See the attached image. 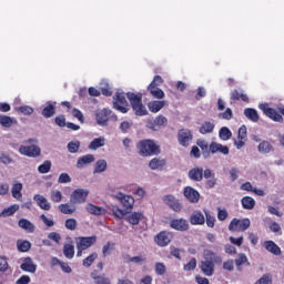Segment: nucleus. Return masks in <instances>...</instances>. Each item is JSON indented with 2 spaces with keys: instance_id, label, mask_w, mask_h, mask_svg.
Returning a JSON list of instances; mask_svg holds the SVG:
<instances>
[{
  "instance_id": "nucleus-63",
  "label": "nucleus",
  "mask_w": 284,
  "mask_h": 284,
  "mask_svg": "<svg viewBox=\"0 0 284 284\" xmlns=\"http://www.w3.org/2000/svg\"><path fill=\"white\" fill-rule=\"evenodd\" d=\"M71 182H72V178H70L68 173H61L58 179V183H71Z\"/></svg>"
},
{
  "instance_id": "nucleus-62",
  "label": "nucleus",
  "mask_w": 284,
  "mask_h": 284,
  "mask_svg": "<svg viewBox=\"0 0 284 284\" xmlns=\"http://www.w3.org/2000/svg\"><path fill=\"white\" fill-rule=\"evenodd\" d=\"M54 122L59 125V128H65L68 124L65 123V115L63 114L55 116Z\"/></svg>"
},
{
  "instance_id": "nucleus-56",
  "label": "nucleus",
  "mask_w": 284,
  "mask_h": 284,
  "mask_svg": "<svg viewBox=\"0 0 284 284\" xmlns=\"http://www.w3.org/2000/svg\"><path fill=\"white\" fill-rule=\"evenodd\" d=\"M64 227L67 230H70L71 232H74V230H77V220H74L73 217L67 219L64 222Z\"/></svg>"
},
{
  "instance_id": "nucleus-20",
  "label": "nucleus",
  "mask_w": 284,
  "mask_h": 284,
  "mask_svg": "<svg viewBox=\"0 0 284 284\" xmlns=\"http://www.w3.org/2000/svg\"><path fill=\"white\" fill-rule=\"evenodd\" d=\"M264 247L267 252L274 254V256H281L283 254V251H281V246H277L272 240L265 241Z\"/></svg>"
},
{
  "instance_id": "nucleus-10",
  "label": "nucleus",
  "mask_w": 284,
  "mask_h": 284,
  "mask_svg": "<svg viewBox=\"0 0 284 284\" xmlns=\"http://www.w3.org/2000/svg\"><path fill=\"white\" fill-rule=\"evenodd\" d=\"M172 239H174L172 232L161 231L154 236V243H156L159 247H168V244L172 243Z\"/></svg>"
},
{
  "instance_id": "nucleus-6",
  "label": "nucleus",
  "mask_w": 284,
  "mask_h": 284,
  "mask_svg": "<svg viewBox=\"0 0 284 284\" xmlns=\"http://www.w3.org/2000/svg\"><path fill=\"white\" fill-rule=\"evenodd\" d=\"M252 225V222L250 219H236L234 217L230 224H229V231L230 232H246V230H250V226Z\"/></svg>"
},
{
  "instance_id": "nucleus-16",
  "label": "nucleus",
  "mask_w": 284,
  "mask_h": 284,
  "mask_svg": "<svg viewBox=\"0 0 284 284\" xmlns=\"http://www.w3.org/2000/svg\"><path fill=\"white\" fill-rule=\"evenodd\" d=\"M163 202L165 205H169L173 212H181L183 210V205L180 204L179 200L172 194L165 195L163 197Z\"/></svg>"
},
{
  "instance_id": "nucleus-47",
  "label": "nucleus",
  "mask_w": 284,
  "mask_h": 284,
  "mask_svg": "<svg viewBox=\"0 0 284 284\" xmlns=\"http://www.w3.org/2000/svg\"><path fill=\"white\" fill-rule=\"evenodd\" d=\"M219 136L222 141H230L232 139V131L227 126H223L220 130Z\"/></svg>"
},
{
  "instance_id": "nucleus-38",
  "label": "nucleus",
  "mask_w": 284,
  "mask_h": 284,
  "mask_svg": "<svg viewBox=\"0 0 284 284\" xmlns=\"http://www.w3.org/2000/svg\"><path fill=\"white\" fill-rule=\"evenodd\" d=\"M19 227H21L22 230H26L27 232H34V224H32V222H30L27 219H20L18 222Z\"/></svg>"
},
{
  "instance_id": "nucleus-57",
  "label": "nucleus",
  "mask_w": 284,
  "mask_h": 284,
  "mask_svg": "<svg viewBox=\"0 0 284 284\" xmlns=\"http://www.w3.org/2000/svg\"><path fill=\"white\" fill-rule=\"evenodd\" d=\"M184 272H192L194 270H196V258L192 257L187 264L184 265L183 267Z\"/></svg>"
},
{
  "instance_id": "nucleus-26",
  "label": "nucleus",
  "mask_w": 284,
  "mask_h": 284,
  "mask_svg": "<svg viewBox=\"0 0 284 284\" xmlns=\"http://www.w3.org/2000/svg\"><path fill=\"white\" fill-rule=\"evenodd\" d=\"M19 121L16 120V118H12L10 115H0V125L2 128H12V125H18Z\"/></svg>"
},
{
  "instance_id": "nucleus-11",
  "label": "nucleus",
  "mask_w": 284,
  "mask_h": 284,
  "mask_svg": "<svg viewBox=\"0 0 284 284\" xmlns=\"http://www.w3.org/2000/svg\"><path fill=\"white\" fill-rule=\"evenodd\" d=\"M19 152L23 156H29L30 159H37V156H41V148L34 144L28 146L20 145Z\"/></svg>"
},
{
  "instance_id": "nucleus-28",
  "label": "nucleus",
  "mask_w": 284,
  "mask_h": 284,
  "mask_svg": "<svg viewBox=\"0 0 284 284\" xmlns=\"http://www.w3.org/2000/svg\"><path fill=\"white\" fill-rule=\"evenodd\" d=\"M90 163H94V155L87 154L78 159L77 168L81 170V168H85V165H90Z\"/></svg>"
},
{
  "instance_id": "nucleus-21",
  "label": "nucleus",
  "mask_w": 284,
  "mask_h": 284,
  "mask_svg": "<svg viewBox=\"0 0 284 284\" xmlns=\"http://www.w3.org/2000/svg\"><path fill=\"white\" fill-rule=\"evenodd\" d=\"M204 258L205 261H211V263L215 265H221V263H223V257L210 250L204 251Z\"/></svg>"
},
{
  "instance_id": "nucleus-45",
  "label": "nucleus",
  "mask_w": 284,
  "mask_h": 284,
  "mask_svg": "<svg viewBox=\"0 0 284 284\" xmlns=\"http://www.w3.org/2000/svg\"><path fill=\"white\" fill-rule=\"evenodd\" d=\"M52 170V162L50 160H45L42 164L38 166V172L40 174H48Z\"/></svg>"
},
{
  "instance_id": "nucleus-44",
  "label": "nucleus",
  "mask_w": 284,
  "mask_h": 284,
  "mask_svg": "<svg viewBox=\"0 0 284 284\" xmlns=\"http://www.w3.org/2000/svg\"><path fill=\"white\" fill-rule=\"evenodd\" d=\"M116 247V243L114 242H106V244L102 247V254L103 256H110L112 252H114V248Z\"/></svg>"
},
{
  "instance_id": "nucleus-18",
  "label": "nucleus",
  "mask_w": 284,
  "mask_h": 284,
  "mask_svg": "<svg viewBox=\"0 0 284 284\" xmlns=\"http://www.w3.org/2000/svg\"><path fill=\"white\" fill-rule=\"evenodd\" d=\"M20 270H22V272H29L30 274H34V272H37V264L32 262V257H26L20 265Z\"/></svg>"
},
{
  "instance_id": "nucleus-19",
  "label": "nucleus",
  "mask_w": 284,
  "mask_h": 284,
  "mask_svg": "<svg viewBox=\"0 0 284 284\" xmlns=\"http://www.w3.org/2000/svg\"><path fill=\"white\" fill-rule=\"evenodd\" d=\"M200 270L204 276H212L214 274V262L212 261H202L200 264Z\"/></svg>"
},
{
  "instance_id": "nucleus-22",
  "label": "nucleus",
  "mask_w": 284,
  "mask_h": 284,
  "mask_svg": "<svg viewBox=\"0 0 284 284\" xmlns=\"http://www.w3.org/2000/svg\"><path fill=\"white\" fill-rule=\"evenodd\" d=\"M91 278L95 284H112V281L105 274H99L97 270L91 273Z\"/></svg>"
},
{
  "instance_id": "nucleus-42",
  "label": "nucleus",
  "mask_w": 284,
  "mask_h": 284,
  "mask_svg": "<svg viewBox=\"0 0 284 284\" xmlns=\"http://www.w3.org/2000/svg\"><path fill=\"white\" fill-rule=\"evenodd\" d=\"M57 112V108L54 106V104L49 103L43 110H42V116H44V119H51V116L53 114H55Z\"/></svg>"
},
{
  "instance_id": "nucleus-36",
  "label": "nucleus",
  "mask_w": 284,
  "mask_h": 284,
  "mask_svg": "<svg viewBox=\"0 0 284 284\" xmlns=\"http://www.w3.org/2000/svg\"><path fill=\"white\" fill-rule=\"evenodd\" d=\"M17 247H18V252L26 253V252H30V250L32 248V244L28 240H18Z\"/></svg>"
},
{
  "instance_id": "nucleus-41",
  "label": "nucleus",
  "mask_w": 284,
  "mask_h": 284,
  "mask_svg": "<svg viewBox=\"0 0 284 284\" xmlns=\"http://www.w3.org/2000/svg\"><path fill=\"white\" fill-rule=\"evenodd\" d=\"M19 212V204H13L7 209H4L1 213L0 216H3L4 219L8 216H12V214H16Z\"/></svg>"
},
{
  "instance_id": "nucleus-9",
  "label": "nucleus",
  "mask_w": 284,
  "mask_h": 284,
  "mask_svg": "<svg viewBox=\"0 0 284 284\" xmlns=\"http://www.w3.org/2000/svg\"><path fill=\"white\" fill-rule=\"evenodd\" d=\"M193 140L194 135L190 129H180L178 131V143H180L182 148H189Z\"/></svg>"
},
{
  "instance_id": "nucleus-49",
  "label": "nucleus",
  "mask_w": 284,
  "mask_h": 284,
  "mask_svg": "<svg viewBox=\"0 0 284 284\" xmlns=\"http://www.w3.org/2000/svg\"><path fill=\"white\" fill-rule=\"evenodd\" d=\"M67 148H68V152H70V154H77V152H79V148H81V142L71 141L68 143Z\"/></svg>"
},
{
  "instance_id": "nucleus-39",
  "label": "nucleus",
  "mask_w": 284,
  "mask_h": 284,
  "mask_svg": "<svg viewBox=\"0 0 284 284\" xmlns=\"http://www.w3.org/2000/svg\"><path fill=\"white\" fill-rule=\"evenodd\" d=\"M21 190H23V184L21 183H16L12 186L11 194L13 199H17L18 201H21V199H23V194L21 193Z\"/></svg>"
},
{
  "instance_id": "nucleus-23",
  "label": "nucleus",
  "mask_w": 284,
  "mask_h": 284,
  "mask_svg": "<svg viewBox=\"0 0 284 284\" xmlns=\"http://www.w3.org/2000/svg\"><path fill=\"white\" fill-rule=\"evenodd\" d=\"M189 179L191 181L201 182L203 181V168L195 166L189 171Z\"/></svg>"
},
{
  "instance_id": "nucleus-14",
  "label": "nucleus",
  "mask_w": 284,
  "mask_h": 284,
  "mask_svg": "<svg viewBox=\"0 0 284 284\" xmlns=\"http://www.w3.org/2000/svg\"><path fill=\"white\" fill-rule=\"evenodd\" d=\"M118 199L124 209V212H132L134 207V197L132 195L118 194Z\"/></svg>"
},
{
  "instance_id": "nucleus-40",
  "label": "nucleus",
  "mask_w": 284,
  "mask_h": 284,
  "mask_svg": "<svg viewBox=\"0 0 284 284\" xmlns=\"http://www.w3.org/2000/svg\"><path fill=\"white\" fill-rule=\"evenodd\" d=\"M105 145V138H95L89 144V150H99V148H103Z\"/></svg>"
},
{
  "instance_id": "nucleus-3",
  "label": "nucleus",
  "mask_w": 284,
  "mask_h": 284,
  "mask_svg": "<svg viewBox=\"0 0 284 284\" xmlns=\"http://www.w3.org/2000/svg\"><path fill=\"white\" fill-rule=\"evenodd\" d=\"M258 108L260 110H262V112H264L266 116H268V119H271L272 121H275V123H283L284 106H278L276 111V109L270 108L267 103H264V104H260Z\"/></svg>"
},
{
  "instance_id": "nucleus-4",
  "label": "nucleus",
  "mask_w": 284,
  "mask_h": 284,
  "mask_svg": "<svg viewBox=\"0 0 284 284\" xmlns=\"http://www.w3.org/2000/svg\"><path fill=\"white\" fill-rule=\"evenodd\" d=\"M162 83L163 78H161V75H155L149 84L148 90L153 99H163L165 97V92L159 88Z\"/></svg>"
},
{
  "instance_id": "nucleus-64",
  "label": "nucleus",
  "mask_w": 284,
  "mask_h": 284,
  "mask_svg": "<svg viewBox=\"0 0 284 284\" xmlns=\"http://www.w3.org/2000/svg\"><path fill=\"white\" fill-rule=\"evenodd\" d=\"M16 284H30V277L28 275H22L17 280Z\"/></svg>"
},
{
  "instance_id": "nucleus-32",
  "label": "nucleus",
  "mask_w": 284,
  "mask_h": 284,
  "mask_svg": "<svg viewBox=\"0 0 284 284\" xmlns=\"http://www.w3.org/2000/svg\"><path fill=\"white\" fill-rule=\"evenodd\" d=\"M58 210H60L62 214H74V212H77V204H72V202L60 204Z\"/></svg>"
},
{
  "instance_id": "nucleus-52",
  "label": "nucleus",
  "mask_w": 284,
  "mask_h": 284,
  "mask_svg": "<svg viewBox=\"0 0 284 284\" xmlns=\"http://www.w3.org/2000/svg\"><path fill=\"white\" fill-rule=\"evenodd\" d=\"M97 258H99V254H97V253L90 254L87 258L83 260V266L91 267L92 263H94V261H97Z\"/></svg>"
},
{
  "instance_id": "nucleus-29",
  "label": "nucleus",
  "mask_w": 284,
  "mask_h": 284,
  "mask_svg": "<svg viewBox=\"0 0 284 284\" xmlns=\"http://www.w3.org/2000/svg\"><path fill=\"white\" fill-rule=\"evenodd\" d=\"M165 165H168V162L165 160L159 159V158H153L149 162V168L151 170H163V168H165Z\"/></svg>"
},
{
  "instance_id": "nucleus-27",
  "label": "nucleus",
  "mask_w": 284,
  "mask_h": 284,
  "mask_svg": "<svg viewBox=\"0 0 284 284\" xmlns=\"http://www.w3.org/2000/svg\"><path fill=\"white\" fill-rule=\"evenodd\" d=\"M125 221L130 224V225H139V223H141V221H143V213L141 212H133L130 215H128L125 217Z\"/></svg>"
},
{
  "instance_id": "nucleus-55",
  "label": "nucleus",
  "mask_w": 284,
  "mask_h": 284,
  "mask_svg": "<svg viewBox=\"0 0 284 284\" xmlns=\"http://www.w3.org/2000/svg\"><path fill=\"white\" fill-rule=\"evenodd\" d=\"M113 215L116 216V219H124L126 214L130 212H125V209H120L119 206H113Z\"/></svg>"
},
{
  "instance_id": "nucleus-31",
  "label": "nucleus",
  "mask_w": 284,
  "mask_h": 284,
  "mask_svg": "<svg viewBox=\"0 0 284 284\" xmlns=\"http://www.w3.org/2000/svg\"><path fill=\"white\" fill-rule=\"evenodd\" d=\"M257 151L260 154H270V152H274V145L270 141L264 140L257 145Z\"/></svg>"
},
{
  "instance_id": "nucleus-54",
  "label": "nucleus",
  "mask_w": 284,
  "mask_h": 284,
  "mask_svg": "<svg viewBox=\"0 0 284 284\" xmlns=\"http://www.w3.org/2000/svg\"><path fill=\"white\" fill-rule=\"evenodd\" d=\"M154 270H155V274L158 276H163L165 274V272H168V268L165 267V264H163L161 262L155 263Z\"/></svg>"
},
{
  "instance_id": "nucleus-1",
  "label": "nucleus",
  "mask_w": 284,
  "mask_h": 284,
  "mask_svg": "<svg viewBox=\"0 0 284 284\" xmlns=\"http://www.w3.org/2000/svg\"><path fill=\"white\" fill-rule=\"evenodd\" d=\"M138 154L140 156H156L161 154V145L154 140H141L136 143Z\"/></svg>"
},
{
  "instance_id": "nucleus-25",
  "label": "nucleus",
  "mask_w": 284,
  "mask_h": 284,
  "mask_svg": "<svg viewBox=\"0 0 284 284\" xmlns=\"http://www.w3.org/2000/svg\"><path fill=\"white\" fill-rule=\"evenodd\" d=\"M231 101L236 102V101H243L244 103H250V98L247 94L234 89L231 92Z\"/></svg>"
},
{
  "instance_id": "nucleus-12",
  "label": "nucleus",
  "mask_w": 284,
  "mask_h": 284,
  "mask_svg": "<svg viewBox=\"0 0 284 284\" xmlns=\"http://www.w3.org/2000/svg\"><path fill=\"white\" fill-rule=\"evenodd\" d=\"M94 243H97V235L79 236L75 239V246L80 247V250H90Z\"/></svg>"
},
{
  "instance_id": "nucleus-58",
  "label": "nucleus",
  "mask_w": 284,
  "mask_h": 284,
  "mask_svg": "<svg viewBox=\"0 0 284 284\" xmlns=\"http://www.w3.org/2000/svg\"><path fill=\"white\" fill-rule=\"evenodd\" d=\"M254 284H272V274H270V273L264 274Z\"/></svg>"
},
{
  "instance_id": "nucleus-7",
  "label": "nucleus",
  "mask_w": 284,
  "mask_h": 284,
  "mask_svg": "<svg viewBox=\"0 0 284 284\" xmlns=\"http://www.w3.org/2000/svg\"><path fill=\"white\" fill-rule=\"evenodd\" d=\"M119 121V118L115 114H112V110L102 109L95 113V121L98 125H108V121Z\"/></svg>"
},
{
  "instance_id": "nucleus-43",
  "label": "nucleus",
  "mask_w": 284,
  "mask_h": 284,
  "mask_svg": "<svg viewBox=\"0 0 284 284\" xmlns=\"http://www.w3.org/2000/svg\"><path fill=\"white\" fill-rule=\"evenodd\" d=\"M63 255L65 258H74V244H64L63 245Z\"/></svg>"
},
{
  "instance_id": "nucleus-60",
  "label": "nucleus",
  "mask_w": 284,
  "mask_h": 284,
  "mask_svg": "<svg viewBox=\"0 0 284 284\" xmlns=\"http://www.w3.org/2000/svg\"><path fill=\"white\" fill-rule=\"evenodd\" d=\"M219 116L220 119H225V121H231L234 113L232 112V109L227 108L223 113H220Z\"/></svg>"
},
{
  "instance_id": "nucleus-48",
  "label": "nucleus",
  "mask_w": 284,
  "mask_h": 284,
  "mask_svg": "<svg viewBox=\"0 0 284 284\" xmlns=\"http://www.w3.org/2000/svg\"><path fill=\"white\" fill-rule=\"evenodd\" d=\"M50 199L52 203H61L63 201V193L59 190H53L50 192Z\"/></svg>"
},
{
  "instance_id": "nucleus-53",
  "label": "nucleus",
  "mask_w": 284,
  "mask_h": 284,
  "mask_svg": "<svg viewBox=\"0 0 284 284\" xmlns=\"http://www.w3.org/2000/svg\"><path fill=\"white\" fill-rule=\"evenodd\" d=\"M245 263H247V265H250V262L247 260V255H245V253H240L237 258H235L236 267H241V265H245Z\"/></svg>"
},
{
  "instance_id": "nucleus-46",
  "label": "nucleus",
  "mask_w": 284,
  "mask_h": 284,
  "mask_svg": "<svg viewBox=\"0 0 284 284\" xmlns=\"http://www.w3.org/2000/svg\"><path fill=\"white\" fill-rule=\"evenodd\" d=\"M108 170V162L105 160H98L94 168L95 174H101V172H105Z\"/></svg>"
},
{
  "instance_id": "nucleus-13",
  "label": "nucleus",
  "mask_w": 284,
  "mask_h": 284,
  "mask_svg": "<svg viewBox=\"0 0 284 284\" xmlns=\"http://www.w3.org/2000/svg\"><path fill=\"white\" fill-rule=\"evenodd\" d=\"M170 227L176 230V232H187L190 230V223L183 217L174 219L170 221Z\"/></svg>"
},
{
  "instance_id": "nucleus-51",
  "label": "nucleus",
  "mask_w": 284,
  "mask_h": 284,
  "mask_svg": "<svg viewBox=\"0 0 284 284\" xmlns=\"http://www.w3.org/2000/svg\"><path fill=\"white\" fill-rule=\"evenodd\" d=\"M204 214H205L207 227H214V225L216 223V217H214V215L210 214V211L205 210V209H204Z\"/></svg>"
},
{
  "instance_id": "nucleus-59",
  "label": "nucleus",
  "mask_w": 284,
  "mask_h": 284,
  "mask_svg": "<svg viewBox=\"0 0 284 284\" xmlns=\"http://www.w3.org/2000/svg\"><path fill=\"white\" fill-rule=\"evenodd\" d=\"M196 145H199L203 154H210V145H207V142H205V140H199L196 142Z\"/></svg>"
},
{
  "instance_id": "nucleus-50",
  "label": "nucleus",
  "mask_w": 284,
  "mask_h": 284,
  "mask_svg": "<svg viewBox=\"0 0 284 284\" xmlns=\"http://www.w3.org/2000/svg\"><path fill=\"white\" fill-rule=\"evenodd\" d=\"M16 112H20V114H24V116H30L34 112V109L32 106L22 105L16 108Z\"/></svg>"
},
{
  "instance_id": "nucleus-24",
  "label": "nucleus",
  "mask_w": 284,
  "mask_h": 284,
  "mask_svg": "<svg viewBox=\"0 0 284 284\" xmlns=\"http://www.w3.org/2000/svg\"><path fill=\"white\" fill-rule=\"evenodd\" d=\"M33 201H36L37 205L40 206V210H45L47 212H49V210L52 207L50 205V202H48V199H45L43 195L41 194H36L33 196Z\"/></svg>"
},
{
  "instance_id": "nucleus-35",
  "label": "nucleus",
  "mask_w": 284,
  "mask_h": 284,
  "mask_svg": "<svg viewBox=\"0 0 284 284\" xmlns=\"http://www.w3.org/2000/svg\"><path fill=\"white\" fill-rule=\"evenodd\" d=\"M244 115L246 116V119H248L250 121H253V123H258V120L261 119L258 116V111H256L255 109L252 108H246L244 110Z\"/></svg>"
},
{
  "instance_id": "nucleus-15",
  "label": "nucleus",
  "mask_w": 284,
  "mask_h": 284,
  "mask_svg": "<svg viewBox=\"0 0 284 284\" xmlns=\"http://www.w3.org/2000/svg\"><path fill=\"white\" fill-rule=\"evenodd\" d=\"M183 195L190 203H199L201 194L192 186H185L183 190Z\"/></svg>"
},
{
  "instance_id": "nucleus-61",
  "label": "nucleus",
  "mask_w": 284,
  "mask_h": 284,
  "mask_svg": "<svg viewBox=\"0 0 284 284\" xmlns=\"http://www.w3.org/2000/svg\"><path fill=\"white\" fill-rule=\"evenodd\" d=\"M154 125H168V118L164 115H158L154 120Z\"/></svg>"
},
{
  "instance_id": "nucleus-2",
  "label": "nucleus",
  "mask_w": 284,
  "mask_h": 284,
  "mask_svg": "<svg viewBox=\"0 0 284 284\" xmlns=\"http://www.w3.org/2000/svg\"><path fill=\"white\" fill-rule=\"evenodd\" d=\"M126 98L135 116H145L148 114V109L143 105L142 93L128 92Z\"/></svg>"
},
{
  "instance_id": "nucleus-30",
  "label": "nucleus",
  "mask_w": 284,
  "mask_h": 284,
  "mask_svg": "<svg viewBox=\"0 0 284 284\" xmlns=\"http://www.w3.org/2000/svg\"><path fill=\"white\" fill-rule=\"evenodd\" d=\"M148 108L150 110V112H152L153 114H156V112H161V110H163V108H165V101H151L148 103Z\"/></svg>"
},
{
  "instance_id": "nucleus-34",
  "label": "nucleus",
  "mask_w": 284,
  "mask_h": 284,
  "mask_svg": "<svg viewBox=\"0 0 284 284\" xmlns=\"http://www.w3.org/2000/svg\"><path fill=\"white\" fill-rule=\"evenodd\" d=\"M85 210L89 212V214H93V216H101V214H105V209L97 206L92 203H89Z\"/></svg>"
},
{
  "instance_id": "nucleus-33",
  "label": "nucleus",
  "mask_w": 284,
  "mask_h": 284,
  "mask_svg": "<svg viewBox=\"0 0 284 284\" xmlns=\"http://www.w3.org/2000/svg\"><path fill=\"white\" fill-rule=\"evenodd\" d=\"M214 128H215L214 122L204 121L201 124L199 132L200 134H212L214 132Z\"/></svg>"
},
{
  "instance_id": "nucleus-5",
  "label": "nucleus",
  "mask_w": 284,
  "mask_h": 284,
  "mask_svg": "<svg viewBox=\"0 0 284 284\" xmlns=\"http://www.w3.org/2000/svg\"><path fill=\"white\" fill-rule=\"evenodd\" d=\"M113 108L118 110V112H121L122 114H128L130 111V108L128 104V100L125 99V93L123 92H116L113 97Z\"/></svg>"
},
{
  "instance_id": "nucleus-17",
  "label": "nucleus",
  "mask_w": 284,
  "mask_h": 284,
  "mask_svg": "<svg viewBox=\"0 0 284 284\" xmlns=\"http://www.w3.org/2000/svg\"><path fill=\"white\" fill-rule=\"evenodd\" d=\"M189 221L191 225H205V215L201 211H194Z\"/></svg>"
},
{
  "instance_id": "nucleus-8",
  "label": "nucleus",
  "mask_w": 284,
  "mask_h": 284,
  "mask_svg": "<svg viewBox=\"0 0 284 284\" xmlns=\"http://www.w3.org/2000/svg\"><path fill=\"white\" fill-rule=\"evenodd\" d=\"M88 194H90V191L85 189H77L70 195V203H72V205H81L88 201Z\"/></svg>"
},
{
  "instance_id": "nucleus-37",
  "label": "nucleus",
  "mask_w": 284,
  "mask_h": 284,
  "mask_svg": "<svg viewBox=\"0 0 284 284\" xmlns=\"http://www.w3.org/2000/svg\"><path fill=\"white\" fill-rule=\"evenodd\" d=\"M241 203L244 210H254V206L256 205V201L253 200L252 196L242 197Z\"/></svg>"
}]
</instances>
